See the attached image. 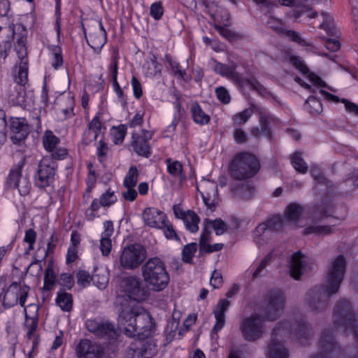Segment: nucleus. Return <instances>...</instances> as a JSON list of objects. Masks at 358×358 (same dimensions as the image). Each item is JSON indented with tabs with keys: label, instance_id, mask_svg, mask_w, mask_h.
<instances>
[{
	"label": "nucleus",
	"instance_id": "f704fd0d",
	"mask_svg": "<svg viewBox=\"0 0 358 358\" xmlns=\"http://www.w3.org/2000/svg\"><path fill=\"white\" fill-rule=\"evenodd\" d=\"M333 213V206L330 201L326 199L322 205L315 208V220L331 216Z\"/></svg>",
	"mask_w": 358,
	"mask_h": 358
},
{
	"label": "nucleus",
	"instance_id": "c85d7f7f",
	"mask_svg": "<svg viewBox=\"0 0 358 358\" xmlns=\"http://www.w3.org/2000/svg\"><path fill=\"white\" fill-rule=\"evenodd\" d=\"M287 223L283 215H274L269 218L266 223L259 224L257 227L259 230H264L266 229L272 231H278L281 230Z\"/></svg>",
	"mask_w": 358,
	"mask_h": 358
},
{
	"label": "nucleus",
	"instance_id": "4c0bfd02",
	"mask_svg": "<svg viewBox=\"0 0 358 358\" xmlns=\"http://www.w3.org/2000/svg\"><path fill=\"white\" fill-rule=\"evenodd\" d=\"M56 280L54 270L51 266H48L45 271L43 291H50L53 288Z\"/></svg>",
	"mask_w": 358,
	"mask_h": 358
},
{
	"label": "nucleus",
	"instance_id": "4d7b16f0",
	"mask_svg": "<svg viewBox=\"0 0 358 358\" xmlns=\"http://www.w3.org/2000/svg\"><path fill=\"white\" fill-rule=\"evenodd\" d=\"M59 283L62 287L71 289L74 285V280L71 274L62 273L59 279Z\"/></svg>",
	"mask_w": 358,
	"mask_h": 358
},
{
	"label": "nucleus",
	"instance_id": "de8ad7c7",
	"mask_svg": "<svg viewBox=\"0 0 358 358\" xmlns=\"http://www.w3.org/2000/svg\"><path fill=\"white\" fill-rule=\"evenodd\" d=\"M197 249V245L195 243H192L185 245L182 250V260L185 263L191 264L192 257L194 255Z\"/></svg>",
	"mask_w": 358,
	"mask_h": 358
},
{
	"label": "nucleus",
	"instance_id": "1a4fd4ad",
	"mask_svg": "<svg viewBox=\"0 0 358 358\" xmlns=\"http://www.w3.org/2000/svg\"><path fill=\"white\" fill-rule=\"evenodd\" d=\"M342 353V348L335 339L333 330L325 329L322 331L315 358H338Z\"/></svg>",
	"mask_w": 358,
	"mask_h": 358
},
{
	"label": "nucleus",
	"instance_id": "e433bc0d",
	"mask_svg": "<svg viewBox=\"0 0 358 358\" xmlns=\"http://www.w3.org/2000/svg\"><path fill=\"white\" fill-rule=\"evenodd\" d=\"M254 191V188L250 184H241L235 190V195L241 199L246 200L252 196Z\"/></svg>",
	"mask_w": 358,
	"mask_h": 358
},
{
	"label": "nucleus",
	"instance_id": "49530a36",
	"mask_svg": "<svg viewBox=\"0 0 358 358\" xmlns=\"http://www.w3.org/2000/svg\"><path fill=\"white\" fill-rule=\"evenodd\" d=\"M168 172L175 177H178L182 171V165L178 161H172L171 159L166 160Z\"/></svg>",
	"mask_w": 358,
	"mask_h": 358
},
{
	"label": "nucleus",
	"instance_id": "9b49d317",
	"mask_svg": "<svg viewBox=\"0 0 358 358\" xmlns=\"http://www.w3.org/2000/svg\"><path fill=\"white\" fill-rule=\"evenodd\" d=\"M57 168V164L51 157L44 156L39 162L34 176L36 185L39 188L50 185L55 180Z\"/></svg>",
	"mask_w": 358,
	"mask_h": 358
},
{
	"label": "nucleus",
	"instance_id": "f8f14e48",
	"mask_svg": "<svg viewBox=\"0 0 358 358\" xmlns=\"http://www.w3.org/2000/svg\"><path fill=\"white\" fill-rule=\"evenodd\" d=\"M120 287L122 291L134 301H145L150 295L148 288L137 276L124 278L121 281Z\"/></svg>",
	"mask_w": 358,
	"mask_h": 358
},
{
	"label": "nucleus",
	"instance_id": "412c9836",
	"mask_svg": "<svg viewBox=\"0 0 358 358\" xmlns=\"http://www.w3.org/2000/svg\"><path fill=\"white\" fill-rule=\"evenodd\" d=\"M87 44L96 53H99L107 41L106 31L101 22H95L88 35L85 33Z\"/></svg>",
	"mask_w": 358,
	"mask_h": 358
},
{
	"label": "nucleus",
	"instance_id": "4468645a",
	"mask_svg": "<svg viewBox=\"0 0 358 358\" xmlns=\"http://www.w3.org/2000/svg\"><path fill=\"white\" fill-rule=\"evenodd\" d=\"M231 80L235 84L240 87H250L251 89L257 91L261 95L266 94V88L255 78H245L242 74L236 71L234 66H226L223 76Z\"/></svg>",
	"mask_w": 358,
	"mask_h": 358
},
{
	"label": "nucleus",
	"instance_id": "423d86ee",
	"mask_svg": "<svg viewBox=\"0 0 358 358\" xmlns=\"http://www.w3.org/2000/svg\"><path fill=\"white\" fill-rule=\"evenodd\" d=\"M315 20L318 23V29L326 33V35L318 34V37L324 40L326 48L331 52H337L341 48V43L338 40L330 38L338 37L339 34L332 16L327 12L322 11L319 15L315 11Z\"/></svg>",
	"mask_w": 358,
	"mask_h": 358
},
{
	"label": "nucleus",
	"instance_id": "393cba45",
	"mask_svg": "<svg viewBox=\"0 0 358 358\" xmlns=\"http://www.w3.org/2000/svg\"><path fill=\"white\" fill-rule=\"evenodd\" d=\"M29 291V287L27 285L21 286L18 282H13L5 294L4 301L8 300L10 296H13L15 298L13 305L17 304L19 302L20 305L23 307L24 306Z\"/></svg>",
	"mask_w": 358,
	"mask_h": 358
},
{
	"label": "nucleus",
	"instance_id": "dca6fc26",
	"mask_svg": "<svg viewBox=\"0 0 358 358\" xmlns=\"http://www.w3.org/2000/svg\"><path fill=\"white\" fill-rule=\"evenodd\" d=\"M3 31L5 34L10 33L12 34L11 37H8L6 40H3L2 33H0V41L2 42H10L12 38L17 39V45L15 49L17 50L19 58L23 59L27 55V50L25 44L27 41V29L22 24H16L13 28L11 27L0 28V32Z\"/></svg>",
	"mask_w": 358,
	"mask_h": 358
},
{
	"label": "nucleus",
	"instance_id": "f03ea898",
	"mask_svg": "<svg viewBox=\"0 0 358 358\" xmlns=\"http://www.w3.org/2000/svg\"><path fill=\"white\" fill-rule=\"evenodd\" d=\"M118 323L124 328L126 335L138 338L150 337L155 329L152 318L148 313L140 312L129 305L122 306Z\"/></svg>",
	"mask_w": 358,
	"mask_h": 358
},
{
	"label": "nucleus",
	"instance_id": "0e129e2a",
	"mask_svg": "<svg viewBox=\"0 0 358 358\" xmlns=\"http://www.w3.org/2000/svg\"><path fill=\"white\" fill-rule=\"evenodd\" d=\"M99 144V145L97 148L98 159L100 162H103L108 151V147L103 140H100Z\"/></svg>",
	"mask_w": 358,
	"mask_h": 358
},
{
	"label": "nucleus",
	"instance_id": "cd10ccee",
	"mask_svg": "<svg viewBox=\"0 0 358 358\" xmlns=\"http://www.w3.org/2000/svg\"><path fill=\"white\" fill-rule=\"evenodd\" d=\"M306 213L305 206L299 204L292 203H289L287 208L283 216L285 217L287 222H291L294 224H297L301 215Z\"/></svg>",
	"mask_w": 358,
	"mask_h": 358
},
{
	"label": "nucleus",
	"instance_id": "f3484780",
	"mask_svg": "<svg viewBox=\"0 0 358 358\" xmlns=\"http://www.w3.org/2000/svg\"><path fill=\"white\" fill-rule=\"evenodd\" d=\"M196 188L201 194L204 204L211 211H214L219 203L217 184L209 180H202Z\"/></svg>",
	"mask_w": 358,
	"mask_h": 358
},
{
	"label": "nucleus",
	"instance_id": "5fc2aeb1",
	"mask_svg": "<svg viewBox=\"0 0 358 358\" xmlns=\"http://www.w3.org/2000/svg\"><path fill=\"white\" fill-rule=\"evenodd\" d=\"M318 185H324L326 187L332 189L334 185L332 182L324 176L322 173L316 174V167L315 166V189Z\"/></svg>",
	"mask_w": 358,
	"mask_h": 358
},
{
	"label": "nucleus",
	"instance_id": "58836bf2",
	"mask_svg": "<svg viewBox=\"0 0 358 358\" xmlns=\"http://www.w3.org/2000/svg\"><path fill=\"white\" fill-rule=\"evenodd\" d=\"M92 275V282L95 286H96L99 289H103L106 287L109 278L108 274L106 271L95 273Z\"/></svg>",
	"mask_w": 358,
	"mask_h": 358
},
{
	"label": "nucleus",
	"instance_id": "a19ab883",
	"mask_svg": "<svg viewBox=\"0 0 358 358\" xmlns=\"http://www.w3.org/2000/svg\"><path fill=\"white\" fill-rule=\"evenodd\" d=\"M138 170L135 166L130 167L124 180V186L125 187H134L138 182Z\"/></svg>",
	"mask_w": 358,
	"mask_h": 358
},
{
	"label": "nucleus",
	"instance_id": "680f3d73",
	"mask_svg": "<svg viewBox=\"0 0 358 358\" xmlns=\"http://www.w3.org/2000/svg\"><path fill=\"white\" fill-rule=\"evenodd\" d=\"M210 238V231L208 229L207 224H204V227L203 229L202 233L201 234L200 241H199V248L201 250L206 245L208 244V241Z\"/></svg>",
	"mask_w": 358,
	"mask_h": 358
},
{
	"label": "nucleus",
	"instance_id": "6e6552de",
	"mask_svg": "<svg viewBox=\"0 0 358 358\" xmlns=\"http://www.w3.org/2000/svg\"><path fill=\"white\" fill-rule=\"evenodd\" d=\"M285 296L279 289H272L264 298L263 316L266 320L273 322L282 315L285 306Z\"/></svg>",
	"mask_w": 358,
	"mask_h": 358
},
{
	"label": "nucleus",
	"instance_id": "bf43d9fd",
	"mask_svg": "<svg viewBox=\"0 0 358 358\" xmlns=\"http://www.w3.org/2000/svg\"><path fill=\"white\" fill-rule=\"evenodd\" d=\"M7 131V122L6 120V114L3 110H0V143L6 139V133Z\"/></svg>",
	"mask_w": 358,
	"mask_h": 358
},
{
	"label": "nucleus",
	"instance_id": "a211bd4d",
	"mask_svg": "<svg viewBox=\"0 0 358 358\" xmlns=\"http://www.w3.org/2000/svg\"><path fill=\"white\" fill-rule=\"evenodd\" d=\"M87 330L97 337L108 340H115L118 336V333L115 325L109 322H101L96 320H88L86 322Z\"/></svg>",
	"mask_w": 358,
	"mask_h": 358
},
{
	"label": "nucleus",
	"instance_id": "39448f33",
	"mask_svg": "<svg viewBox=\"0 0 358 358\" xmlns=\"http://www.w3.org/2000/svg\"><path fill=\"white\" fill-rule=\"evenodd\" d=\"M259 167V162L255 155L243 152L234 157L229 165V173L236 180H246L254 177Z\"/></svg>",
	"mask_w": 358,
	"mask_h": 358
},
{
	"label": "nucleus",
	"instance_id": "7c9ffc66",
	"mask_svg": "<svg viewBox=\"0 0 358 358\" xmlns=\"http://www.w3.org/2000/svg\"><path fill=\"white\" fill-rule=\"evenodd\" d=\"M56 303L62 310L70 311L73 306L72 296L64 290H60L57 293Z\"/></svg>",
	"mask_w": 358,
	"mask_h": 358
},
{
	"label": "nucleus",
	"instance_id": "a878e982",
	"mask_svg": "<svg viewBox=\"0 0 358 358\" xmlns=\"http://www.w3.org/2000/svg\"><path fill=\"white\" fill-rule=\"evenodd\" d=\"M11 139L16 143L24 140L29 134V127L24 120L12 117L10 120Z\"/></svg>",
	"mask_w": 358,
	"mask_h": 358
},
{
	"label": "nucleus",
	"instance_id": "2eb2a0df",
	"mask_svg": "<svg viewBox=\"0 0 358 358\" xmlns=\"http://www.w3.org/2000/svg\"><path fill=\"white\" fill-rule=\"evenodd\" d=\"M315 87L320 88L319 93L323 96V97L329 101H334L336 103L341 102L344 103L345 110L349 113H352L356 115H358V105L352 103L345 99H340L338 96L330 94L329 92L324 90L327 89L331 92H335L336 90L327 85L320 76L315 73Z\"/></svg>",
	"mask_w": 358,
	"mask_h": 358
},
{
	"label": "nucleus",
	"instance_id": "c9c22d12",
	"mask_svg": "<svg viewBox=\"0 0 358 358\" xmlns=\"http://www.w3.org/2000/svg\"><path fill=\"white\" fill-rule=\"evenodd\" d=\"M203 222L208 227H212L217 236L224 234L228 229L227 224L221 218H217L214 220L205 219Z\"/></svg>",
	"mask_w": 358,
	"mask_h": 358
},
{
	"label": "nucleus",
	"instance_id": "864d4df0",
	"mask_svg": "<svg viewBox=\"0 0 358 358\" xmlns=\"http://www.w3.org/2000/svg\"><path fill=\"white\" fill-rule=\"evenodd\" d=\"M217 99L224 104H227L231 101V96L228 90L224 87H218L215 90Z\"/></svg>",
	"mask_w": 358,
	"mask_h": 358
},
{
	"label": "nucleus",
	"instance_id": "ea45409f",
	"mask_svg": "<svg viewBox=\"0 0 358 358\" xmlns=\"http://www.w3.org/2000/svg\"><path fill=\"white\" fill-rule=\"evenodd\" d=\"M17 75L15 76V82L21 85L24 86L28 80V68L27 62H21L19 67H17Z\"/></svg>",
	"mask_w": 358,
	"mask_h": 358
},
{
	"label": "nucleus",
	"instance_id": "052dcab7",
	"mask_svg": "<svg viewBox=\"0 0 358 358\" xmlns=\"http://www.w3.org/2000/svg\"><path fill=\"white\" fill-rule=\"evenodd\" d=\"M285 36L288 37L292 41H294L299 43L301 45L305 46L307 45V42L301 37L300 34L298 32H296L292 30H287L285 32Z\"/></svg>",
	"mask_w": 358,
	"mask_h": 358
},
{
	"label": "nucleus",
	"instance_id": "3c124183",
	"mask_svg": "<svg viewBox=\"0 0 358 358\" xmlns=\"http://www.w3.org/2000/svg\"><path fill=\"white\" fill-rule=\"evenodd\" d=\"M180 322L179 320L175 317V315H173L172 320L167 324L166 327V332L167 334V339H173L176 335V332L178 329Z\"/></svg>",
	"mask_w": 358,
	"mask_h": 358
},
{
	"label": "nucleus",
	"instance_id": "6e6d98bb",
	"mask_svg": "<svg viewBox=\"0 0 358 358\" xmlns=\"http://www.w3.org/2000/svg\"><path fill=\"white\" fill-rule=\"evenodd\" d=\"M150 15L155 20L161 19V17L164 13V9H163L162 3L161 2H155V3H152L150 6Z\"/></svg>",
	"mask_w": 358,
	"mask_h": 358
},
{
	"label": "nucleus",
	"instance_id": "f257e3e1",
	"mask_svg": "<svg viewBox=\"0 0 358 358\" xmlns=\"http://www.w3.org/2000/svg\"><path fill=\"white\" fill-rule=\"evenodd\" d=\"M289 336H293L302 345H305L303 340L306 341L310 336L308 322L303 318H299L294 322L285 320L277 323L267 345V358H289V350L283 343Z\"/></svg>",
	"mask_w": 358,
	"mask_h": 358
},
{
	"label": "nucleus",
	"instance_id": "8fccbe9b",
	"mask_svg": "<svg viewBox=\"0 0 358 358\" xmlns=\"http://www.w3.org/2000/svg\"><path fill=\"white\" fill-rule=\"evenodd\" d=\"M76 277L78 285L85 287L92 281L93 275H90L86 271L80 270L77 273Z\"/></svg>",
	"mask_w": 358,
	"mask_h": 358
},
{
	"label": "nucleus",
	"instance_id": "79ce46f5",
	"mask_svg": "<svg viewBox=\"0 0 358 358\" xmlns=\"http://www.w3.org/2000/svg\"><path fill=\"white\" fill-rule=\"evenodd\" d=\"M166 61L170 65L173 75L179 79H185L186 71L181 69L180 64L174 61L169 55H165Z\"/></svg>",
	"mask_w": 358,
	"mask_h": 358
},
{
	"label": "nucleus",
	"instance_id": "20e7f679",
	"mask_svg": "<svg viewBox=\"0 0 358 358\" xmlns=\"http://www.w3.org/2000/svg\"><path fill=\"white\" fill-rule=\"evenodd\" d=\"M142 276L146 285L154 292L166 289L170 276L165 263L159 257L149 258L141 267Z\"/></svg>",
	"mask_w": 358,
	"mask_h": 358
},
{
	"label": "nucleus",
	"instance_id": "13d9d810",
	"mask_svg": "<svg viewBox=\"0 0 358 358\" xmlns=\"http://www.w3.org/2000/svg\"><path fill=\"white\" fill-rule=\"evenodd\" d=\"M111 248L112 243L110 237L101 236L100 241V249L101 250L102 255L104 256L108 255L111 251Z\"/></svg>",
	"mask_w": 358,
	"mask_h": 358
},
{
	"label": "nucleus",
	"instance_id": "338daca9",
	"mask_svg": "<svg viewBox=\"0 0 358 358\" xmlns=\"http://www.w3.org/2000/svg\"><path fill=\"white\" fill-rule=\"evenodd\" d=\"M271 255L268 254L267 255L259 264L257 268L255 270V271L252 274V278H255L261 275V273L267 265L271 262Z\"/></svg>",
	"mask_w": 358,
	"mask_h": 358
},
{
	"label": "nucleus",
	"instance_id": "7ed1b4c3",
	"mask_svg": "<svg viewBox=\"0 0 358 358\" xmlns=\"http://www.w3.org/2000/svg\"><path fill=\"white\" fill-rule=\"evenodd\" d=\"M346 260L342 255L335 258L328 267L325 284L322 288L323 293L318 296L317 302H315V310H323L329 304L331 295L337 293L344 278L346 269Z\"/></svg>",
	"mask_w": 358,
	"mask_h": 358
},
{
	"label": "nucleus",
	"instance_id": "b1692460",
	"mask_svg": "<svg viewBox=\"0 0 358 358\" xmlns=\"http://www.w3.org/2000/svg\"><path fill=\"white\" fill-rule=\"evenodd\" d=\"M307 267L306 257L301 251L292 254L289 262V273L292 278L299 280L306 271Z\"/></svg>",
	"mask_w": 358,
	"mask_h": 358
},
{
	"label": "nucleus",
	"instance_id": "72a5a7b5",
	"mask_svg": "<svg viewBox=\"0 0 358 358\" xmlns=\"http://www.w3.org/2000/svg\"><path fill=\"white\" fill-rule=\"evenodd\" d=\"M59 143L60 139L56 136L52 131H45L43 136V144L44 148L48 152L53 150L54 148L57 147Z\"/></svg>",
	"mask_w": 358,
	"mask_h": 358
},
{
	"label": "nucleus",
	"instance_id": "c756f323",
	"mask_svg": "<svg viewBox=\"0 0 358 358\" xmlns=\"http://www.w3.org/2000/svg\"><path fill=\"white\" fill-rule=\"evenodd\" d=\"M289 62L296 69L299 71L303 76H305L311 84H313V74L310 73L309 69L300 57L296 55H289Z\"/></svg>",
	"mask_w": 358,
	"mask_h": 358
},
{
	"label": "nucleus",
	"instance_id": "e2e57ef3",
	"mask_svg": "<svg viewBox=\"0 0 358 358\" xmlns=\"http://www.w3.org/2000/svg\"><path fill=\"white\" fill-rule=\"evenodd\" d=\"M51 154L49 157H51L53 160H62L64 159L67 155V150L64 148H55L53 150L50 152Z\"/></svg>",
	"mask_w": 358,
	"mask_h": 358
},
{
	"label": "nucleus",
	"instance_id": "9d476101",
	"mask_svg": "<svg viewBox=\"0 0 358 358\" xmlns=\"http://www.w3.org/2000/svg\"><path fill=\"white\" fill-rule=\"evenodd\" d=\"M147 252L141 244H131L125 247L120 257V266L124 269L137 268L146 259Z\"/></svg>",
	"mask_w": 358,
	"mask_h": 358
},
{
	"label": "nucleus",
	"instance_id": "603ef678",
	"mask_svg": "<svg viewBox=\"0 0 358 358\" xmlns=\"http://www.w3.org/2000/svg\"><path fill=\"white\" fill-rule=\"evenodd\" d=\"M116 201L114 192H111L110 189L107 190L105 193L102 194L100 197V204L101 206H110Z\"/></svg>",
	"mask_w": 358,
	"mask_h": 358
},
{
	"label": "nucleus",
	"instance_id": "4be33fe9",
	"mask_svg": "<svg viewBox=\"0 0 358 358\" xmlns=\"http://www.w3.org/2000/svg\"><path fill=\"white\" fill-rule=\"evenodd\" d=\"M21 169V166L12 169L8 177L7 183L10 188H17L19 193L24 196L29 194L31 183L27 176H22Z\"/></svg>",
	"mask_w": 358,
	"mask_h": 358
},
{
	"label": "nucleus",
	"instance_id": "a18cd8bd",
	"mask_svg": "<svg viewBox=\"0 0 358 358\" xmlns=\"http://www.w3.org/2000/svg\"><path fill=\"white\" fill-rule=\"evenodd\" d=\"M252 114L253 110L251 108H246L244 110L233 115L232 120L235 124L241 125L245 123Z\"/></svg>",
	"mask_w": 358,
	"mask_h": 358
},
{
	"label": "nucleus",
	"instance_id": "09e8293b",
	"mask_svg": "<svg viewBox=\"0 0 358 358\" xmlns=\"http://www.w3.org/2000/svg\"><path fill=\"white\" fill-rule=\"evenodd\" d=\"M282 5L285 6H298L311 9V0H280Z\"/></svg>",
	"mask_w": 358,
	"mask_h": 358
},
{
	"label": "nucleus",
	"instance_id": "774afa93",
	"mask_svg": "<svg viewBox=\"0 0 358 358\" xmlns=\"http://www.w3.org/2000/svg\"><path fill=\"white\" fill-rule=\"evenodd\" d=\"M261 131L262 134L265 135L268 139L271 138V131L270 129L269 122L265 117H262L260 119Z\"/></svg>",
	"mask_w": 358,
	"mask_h": 358
},
{
	"label": "nucleus",
	"instance_id": "0eeeda50",
	"mask_svg": "<svg viewBox=\"0 0 358 358\" xmlns=\"http://www.w3.org/2000/svg\"><path fill=\"white\" fill-rule=\"evenodd\" d=\"M266 320L263 315L257 313L242 318L239 329L243 338L250 342L260 339L265 332L264 321Z\"/></svg>",
	"mask_w": 358,
	"mask_h": 358
},
{
	"label": "nucleus",
	"instance_id": "37998d69",
	"mask_svg": "<svg viewBox=\"0 0 358 358\" xmlns=\"http://www.w3.org/2000/svg\"><path fill=\"white\" fill-rule=\"evenodd\" d=\"M292 164L294 168L300 173H304L307 171L308 166L301 157L300 152H295L291 158Z\"/></svg>",
	"mask_w": 358,
	"mask_h": 358
},
{
	"label": "nucleus",
	"instance_id": "473e14b6",
	"mask_svg": "<svg viewBox=\"0 0 358 358\" xmlns=\"http://www.w3.org/2000/svg\"><path fill=\"white\" fill-rule=\"evenodd\" d=\"M184 224L189 231L195 233L199 230L198 224L200 221L199 216L192 210H187L182 220Z\"/></svg>",
	"mask_w": 358,
	"mask_h": 358
},
{
	"label": "nucleus",
	"instance_id": "69168bd1",
	"mask_svg": "<svg viewBox=\"0 0 358 358\" xmlns=\"http://www.w3.org/2000/svg\"><path fill=\"white\" fill-rule=\"evenodd\" d=\"M210 283L214 289L220 288L223 283L222 274L217 271H214L211 275Z\"/></svg>",
	"mask_w": 358,
	"mask_h": 358
},
{
	"label": "nucleus",
	"instance_id": "bb28decb",
	"mask_svg": "<svg viewBox=\"0 0 358 358\" xmlns=\"http://www.w3.org/2000/svg\"><path fill=\"white\" fill-rule=\"evenodd\" d=\"M229 304V301L225 299H222L218 301L213 310L216 322L213 327V332L217 334L224 326L225 312L227 310Z\"/></svg>",
	"mask_w": 358,
	"mask_h": 358
},
{
	"label": "nucleus",
	"instance_id": "6ab92c4d",
	"mask_svg": "<svg viewBox=\"0 0 358 358\" xmlns=\"http://www.w3.org/2000/svg\"><path fill=\"white\" fill-rule=\"evenodd\" d=\"M77 358H103V348L90 340L81 339L74 348Z\"/></svg>",
	"mask_w": 358,
	"mask_h": 358
},
{
	"label": "nucleus",
	"instance_id": "5701e85b",
	"mask_svg": "<svg viewBox=\"0 0 358 358\" xmlns=\"http://www.w3.org/2000/svg\"><path fill=\"white\" fill-rule=\"evenodd\" d=\"M143 219L145 225L162 229L166 220L165 214L155 208H146L143 213Z\"/></svg>",
	"mask_w": 358,
	"mask_h": 358
},
{
	"label": "nucleus",
	"instance_id": "2f4dec72",
	"mask_svg": "<svg viewBox=\"0 0 358 358\" xmlns=\"http://www.w3.org/2000/svg\"><path fill=\"white\" fill-rule=\"evenodd\" d=\"M191 113L194 121L197 124H206L210 122V116L203 111L201 106L197 103H194L192 105Z\"/></svg>",
	"mask_w": 358,
	"mask_h": 358
},
{
	"label": "nucleus",
	"instance_id": "c03bdc74",
	"mask_svg": "<svg viewBox=\"0 0 358 358\" xmlns=\"http://www.w3.org/2000/svg\"><path fill=\"white\" fill-rule=\"evenodd\" d=\"M38 320L37 317H29L27 314L25 315V326L27 329V339L31 340L34 336V333L38 327Z\"/></svg>",
	"mask_w": 358,
	"mask_h": 358
},
{
	"label": "nucleus",
	"instance_id": "ddd939ff",
	"mask_svg": "<svg viewBox=\"0 0 358 358\" xmlns=\"http://www.w3.org/2000/svg\"><path fill=\"white\" fill-rule=\"evenodd\" d=\"M156 345L150 340L138 338L127 348L126 358H152L156 353Z\"/></svg>",
	"mask_w": 358,
	"mask_h": 358
},
{
	"label": "nucleus",
	"instance_id": "aec40b11",
	"mask_svg": "<svg viewBox=\"0 0 358 358\" xmlns=\"http://www.w3.org/2000/svg\"><path fill=\"white\" fill-rule=\"evenodd\" d=\"M153 133L152 131L142 129L141 134L133 132L131 145L134 151L139 156L148 158L151 156V148L149 141L152 139Z\"/></svg>",
	"mask_w": 358,
	"mask_h": 358
}]
</instances>
